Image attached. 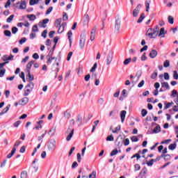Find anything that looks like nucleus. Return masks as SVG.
<instances>
[{"instance_id": "nucleus-1", "label": "nucleus", "mask_w": 178, "mask_h": 178, "mask_svg": "<svg viewBox=\"0 0 178 178\" xmlns=\"http://www.w3.org/2000/svg\"><path fill=\"white\" fill-rule=\"evenodd\" d=\"M74 123H75L74 119H72L70 121V125L67 131H65L66 134H68L66 138V140L67 141H70V140H72V138L73 137V134H74V129H73V126H74Z\"/></svg>"}, {"instance_id": "nucleus-2", "label": "nucleus", "mask_w": 178, "mask_h": 178, "mask_svg": "<svg viewBox=\"0 0 178 178\" xmlns=\"http://www.w3.org/2000/svg\"><path fill=\"white\" fill-rule=\"evenodd\" d=\"M121 24H122V19L119 17H115V33H119V30H120Z\"/></svg>"}, {"instance_id": "nucleus-3", "label": "nucleus", "mask_w": 178, "mask_h": 178, "mask_svg": "<svg viewBox=\"0 0 178 178\" xmlns=\"http://www.w3.org/2000/svg\"><path fill=\"white\" fill-rule=\"evenodd\" d=\"M14 6L17 8V9H26V1L22 0L21 2H17L15 4H14Z\"/></svg>"}, {"instance_id": "nucleus-4", "label": "nucleus", "mask_w": 178, "mask_h": 178, "mask_svg": "<svg viewBox=\"0 0 178 178\" xmlns=\"http://www.w3.org/2000/svg\"><path fill=\"white\" fill-rule=\"evenodd\" d=\"M158 34H159V31H158V29L155 30V29H154L153 32L146 33L145 35L149 37V38H156V35H158Z\"/></svg>"}, {"instance_id": "nucleus-5", "label": "nucleus", "mask_w": 178, "mask_h": 178, "mask_svg": "<svg viewBox=\"0 0 178 178\" xmlns=\"http://www.w3.org/2000/svg\"><path fill=\"white\" fill-rule=\"evenodd\" d=\"M47 148L50 151L55 149L56 148V140H55V139H52L47 145Z\"/></svg>"}, {"instance_id": "nucleus-6", "label": "nucleus", "mask_w": 178, "mask_h": 178, "mask_svg": "<svg viewBox=\"0 0 178 178\" xmlns=\"http://www.w3.org/2000/svg\"><path fill=\"white\" fill-rule=\"evenodd\" d=\"M84 45H86V35L83 33L81 34L79 40V47L81 49H83V48H84Z\"/></svg>"}, {"instance_id": "nucleus-7", "label": "nucleus", "mask_w": 178, "mask_h": 178, "mask_svg": "<svg viewBox=\"0 0 178 178\" xmlns=\"http://www.w3.org/2000/svg\"><path fill=\"white\" fill-rule=\"evenodd\" d=\"M113 59V51H109L108 56L106 57V65L108 66L110 63H111L112 60Z\"/></svg>"}, {"instance_id": "nucleus-8", "label": "nucleus", "mask_w": 178, "mask_h": 178, "mask_svg": "<svg viewBox=\"0 0 178 178\" xmlns=\"http://www.w3.org/2000/svg\"><path fill=\"white\" fill-rule=\"evenodd\" d=\"M141 4H138L135 9L134 10L132 15L134 17H137L138 16V14L140 13V10H141Z\"/></svg>"}, {"instance_id": "nucleus-9", "label": "nucleus", "mask_w": 178, "mask_h": 178, "mask_svg": "<svg viewBox=\"0 0 178 178\" xmlns=\"http://www.w3.org/2000/svg\"><path fill=\"white\" fill-rule=\"evenodd\" d=\"M156 124V127H154L153 131H152L150 132V134H158V133H159L161 131V126H159V124Z\"/></svg>"}, {"instance_id": "nucleus-10", "label": "nucleus", "mask_w": 178, "mask_h": 178, "mask_svg": "<svg viewBox=\"0 0 178 178\" xmlns=\"http://www.w3.org/2000/svg\"><path fill=\"white\" fill-rule=\"evenodd\" d=\"M9 109H10V104L7 105L6 107L1 111L0 113V116H3V115H5V113H8Z\"/></svg>"}, {"instance_id": "nucleus-11", "label": "nucleus", "mask_w": 178, "mask_h": 178, "mask_svg": "<svg viewBox=\"0 0 178 178\" xmlns=\"http://www.w3.org/2000/svg\"><path fill=\"white\" fill-rule=\"evenodd\" d=\"M127 113V112L124 110L120 112V118H121V122L122 123L124 122V120L126 119V114Z\"/></svg>"}, {"instance_id": "nucleus-12", "label": "nucleus", "mask_w": 178, "mask_h": 178, "mask_svg": "<svg viewBox=\"0 0 178 178\" xmlns=\"http://www.w3.org/2000/svg\"><path fill=\"white\" fill-rule=\"evenodd\" d=\"M156 55H158V51L155 49H152L150 51L149 56L152 58V59H154V58H156Z\"/></svg>"}, {"instance_id": "nucleus-13", "label": "nucleus", "mask_w": 178, "mask_h": 178, "mask_svg": "<svg viewBox=\"0 0 178 178\" xmlns=\"http://www.w3.org/2000/svg\"><path fill=\"white\" fill-rule=\"evenodd\" d=\"M19 105H26V104H29V98L28 97H24L19 102Z\"/></svg>"}, {"instance_id": "nucleus-14", "label": "nucleus", "mask_w": 178, "mask_h": 178, "mask_svg": "<svg viewBox=\"0 0 178 178\" xmlns=\"http://www.w3.org/2000/svg\"><path fill=\"white\" fill-rule=\"evenodd\" d=\"M26 73H28L26 75V79L28 81H33V80H34V75H31V71H28Z\"/></svg>"}, {"instance_id": "nucleus-15", "label": "nucleus", "mask_w": 178, "mask_h": 178, "mask_svg": "<svg viewBox=\"0 0 178 178\" xmlns=\"http://www.w3.org/2000/svg\"><path fill=\"white\" fill-rule=\"evenodd\" d=\"M76 123L79 127L83 124V118L81 117V115H78L77 119H76Z\"/></svg>"}, {"instance_id": "nucleus-16", "label": "nucleus", "mask_w": 178, "mask_h": 178, "mask_svg": "<svg viewBox=\"0 0 178 178\" xmlns=\"http://www.w3.org/2000/svg\"><path fill=\"white\" fill-rule=\"evenodd\" d=\"M55 133H56V127H53L49 131V134H50L51 137H54V136H55Z\"/></svg>"}, {"instance_id": "nucleus-17", "label": "nucleus", "mask_w": 178, "mask_h": 178, "mask_svg": "<svg viewBox=\"0 0 178 178\" xmlns=\"http://www.w3.org/2000/svg\"><path fill=\"white\" fill-rule=\"evenodd\" d=\"M49 22V19H44L42 20V22H40L39 24H42L41 27H43V29H45V27H47V23H48Z\"/></svg>"}, {"instance_id": "nucleus-18", "label": "nucleus", "mask_w": 178, "mask_h": 178, "mask_svg": "<svg viewBox=\"0 0 178 178\" xmlns=\"http://www.w3.org/2000/svg\"><path fill=\"white\" fill-rule=\"evenodd\" d=\"M33 65H34V60H31L29 63H28L26 68V72H30V70L31 69V66H33Z\"/></svg>"}, {"instance_id": "nucleus-19", "label": "nucleus", "mask_w": 178, "mask_h": 178, "mask_svg": "<svg viewBox=\"0 0 178 178\" xmlns=\"http://www.w3.org/2000/svg\"><path fill=\"white\" fill-rule=\"evenodd\" d=\"M166 33L168 32L165 31V28H161L160 29L159 37L161 36L162 38H165V34H166Z\"/></svg>"}, {"instance_id": "nucleus-20", "label": "nucleus", "mask_w": 178, "mask_h": 178, "mask_svg": "<svg viewBox=\"0 0 178 178\" xmlns=\"http://www.w3.org/2000/svg\"><path fill=\"white\" fill-rule=\"evenodd\" d=\"M90 22V16L88 14H85L83 16V23L84 24H88Z\"/></svg>"}, {"instance_id": "nucleus-21", "label": "nucleus", "mask_w": 178, "mask_h": 178, "mask_svg": "<svg viewBox=\"0 0 178 178\" xmlns=\"http://www.w3.org/2000/svg\"><path fill=\"white\" fill-rule=\"evenodd\" d=\"M49 58H48V60H47V65H51V63H52V60H57V59H58V58H56V57H52V56H49Z\"/></svg>"}, {"instance_id": "nucleus-22", "label": "nucleus", "mask_w": 178, "mask_h": 178, "mask_svg": "<svg viewBox=\"0 0 178 178\" xmlns=\"http://www.w3.org/2000/svg\"><path fill=\"white\" fill-rule=\"evenodd\" d=\"M161 87L162 88H166V90H170V86L168 82H162Z\"/></svg>"}, {"instance_id": "nucleus-23", "label": "nucleus", "mask_w": 178, "mask_h": 178, "mask_svg": "<svg viewBox=\"0 0 178 178\" xmlns=\"http://www.w3.org/2000/svg\"><path fill=\"white\" fill-rule=\"evenodd\" d=\"M177 147V145L176 144V142H175L174 143H172L168 146V149H170V151H173L176 149Z\"/></svg>"}, {"instance_id": "nucleus-24", "label": "nucleus", "mask_w": 178, "mask_h": 178, "mask_svg": "<svg viewBox=\"0 0 178 178\" xmlns=\"http://www.w3.org/2000/svg\"><path fill=\"white\" fill-rule=\"evenodd\" d=\"M67 35H68V40L70 41V47H72V35H73V33L72 32V31H69L67 33Z\"/></svg>"}, {"instance_id": "nucleus-25", "label": "nucleus", "mask_w": 178, "mask_h": 178, "mask_svg": "<svg viewBox=\"0 0 178 178\" xmlns=\"http://www.w3.org/2000/svg\"><path fill=\"white\" fill-rule=\"evenodd\" d=\"M26 17L29 19V20H31V22H33V20H35L37 19V17L34 14L28 15Z\"/></svg>"}, {"instance_id": "nucleus-26", "label": "nucleus", "mask_w": 178, "mask_h": 178, "mask_svg": "<svg viewBox=\"0 0 178 178\" xmlns=\"http://www.w3.org/2000/svg\"><path fill=\"white\" fill-rule=\"evenodd\" d=\"M16 152V147H13L12 151H11V153H10L9 154L7 155V158L8 159H10V157L13 156V155H15Z\"/></svg>"}, {"instance_id": "nucleus-27", "label": "nucleus", "mask_w": 178, "mask_h": 178, "mask_svg": "<svg viewBox=\"0 0 178 178\" xmlns=\"http://www.w3.org/2000/svg\"><path fill=\"white\" fill-rule=\"evenodd\" d=\"M144 19H145V13H142L139 17V19L137 21V23H142L143 20H144Z\"/></svg>"}, {"instance_id": "nucleus-28", "label": "nucleus", "mask_w": 178, "mask_h": 178, "mask_svg": "<svg viewBox=\"0 0 178 178\" xmlns=\"http://www.w3.org/2000/svg\"><path fill=\"white\" fill-rule=\"evenodd\" d=\"M62 23V18H58L56 20L55 22V26L56 27H59L60 25V24Z\"/></svg>"}, {"instance_id": "nucleus-29", "label": "nucleus", "mask_w": 178, "mask_h": 178, "mask_svg": "<svg viewBox=\"0 0 178 178\" xmlns=\"http://www.w3.org/2000/svg\"><path fill=\"white\" fill-rule=\"evenodd\" d=\"M168 20L170 24H173V23H175V18L172 15L168 16Z\"/></svg>"}, {"instance_id": "nucleus-30", "label": "nucleus", "mask_w": 178, "mask_h": 178, "mask_svg": "<svg viewBox=\"0 0 178 178\" xmlns=\"http://www.w3.org/2000/svg\"><path fill=\"white\" fill-rule=\"evenodd\" d=\"M55 48H56V46L54 45L52 49L49 51V52L47 56H53L54 51H55Z\"/></svg>"}, {"instance_id": "nucleus-31", "label": "nucleus", "mask_w": 178, "mask_h": 178, "mask_svg": "<svg viewBox=\"0 0 178 178\" xmlns=\"http://www.w3.org/2000/svg\"><path fill=\"white\" fill-rule=\"evenodd\" d=\"M118 153H119V150L118 149H115L111 152L110 156H115V155H117Z\"/></svg>"}, {"instance_id": "nucleus-32", "label": "nucleus", "mask_w": 178, "mask_h": 178, "mask_svg": "<svg viewBox=\"0 0 178 178\" xmlns=\"http://www.w3.org/2000/svg\"><path fill=\"white\" fill-rule=\"evenodd\" d=\"M97 67H98V63H95L93 67H92L90 70V72L91 73H94V72H95V70L97 69Z\"/></svg>"}, {"instance_id": "nucleus-33", "label": "nucleus", "mask_w": 178, "mask_h": 178, "mask_svg": "<svg viewBox=\"0 0 178 178\" xmlns=\"http://www.w3.org/2000/svg\"><path fill=\"white\" fill-rule=\"evenodd\" d=\"M134 158H136L137 161H138L141 158V156L139 153H136L131 157V159H134Z\"/></svg>"}, {"instance_id": "nucleus-34", "label": "nucleus", "mask_w": 178, "mask_h": 178, "mask_svg": "<svg viewBox=\"0 0 178 178\" xmlns=\"http://www.w3.org/2000/svg\"><path fill=\"white\" fill-rule=\"evenodd\" d=\"M19 77L21 79H22V81H24V83H26V76L24 74V72H22L20 74H19Z\"/></svg>"}, {"instance_id": "nucleus-35", "label": "nucleus", "mask_w": 178, "mask_h": 178, "mask_svg": "<svg viewBox=\"0 0 178 178\" xmlns=\"http://www.w3.org/2000/svg\"><path fill=\"white\" fill-rule=\"evenodd\" d=\"M4 35H6V37H10L12 35V32L9 30H6L4 31Z\"/></svg>"}, {"instance_id": "nucleus-36", "label": "nucleus", "mask_w": 178, "mask_h": 178, "mask_svg": "<svg viewBox=\"0 0 178 178\" xmlns=\"http://www.w3.org/2000/svg\"><path fill=\"white\" fill-rule=\"evenodd\" d=\"M5 73H6V69L2 68L1 70H0V77H3V76H5Z\"/></svg>"}, {"instance_id": "nucleus-37", "label": "nucleus", "mask_w": 178, "mask_h": 178, "mask_svg": "<svg viewBox=\"0 0 178 178\" xmlns=\"http://www.w3.org/2000/svg\"><path fill=\"white\" fill-rule=\"evenodd\" d=\"M130 62H131V58H128L124 60L123 63L125 66H127V65H129Z\"/></svg>"}, {"instance_id": "nucleus-38", "label": "nucleus", "mask_w": 178, "mask_h": 178, "mask_svg": "<svg viewBox=\"0 0 178 178\" xmlns=\"http://www.w3.org/2000/svg\"><path fill=\"white\" fill-rule=\"evenodd\" d=\"M13 17H15V15H11L7 19L6 22L7 23H12L13 20Z\"/></svg>"}, {"instance_id": "nucleus-39", "label": "nucleus", "mask_w": 178, "mask_h": 178, "mask_svg": "<svg viewBox=\"0 0 178 178\" xmlns=\"http://www.w3.org/2000/svg\"><path fill=\"white\" fill-rule=\"evenodd\" d=\"M28 175H27V171L24 170L21 173V178H27Z\"/></svg>"}, {"instance_id": "nucleus-40", "label": "nucleus", "mask_w": 178, "mask_h": 178, "mask_svg": "<svg viewBox=\"0 0 178 178\" xmlns=\"http://www.w3.org/2000/svg\"><path fill=\"white\" fill-rule=\"evenodd\" d=\"M89 178H97V172L92 171V173L89 175Z\"/></svg>"}, {"instance_id": "nucleus-41", "label": "nucleus", "mask_w": 178, "mask_h": 178, "mask_svg": "<svg viewBox=\"0 0 178 178\" xmlns=\"http://www.w3.org/2000/svg\"><path fill=\"white\" fill-rule=\"evenodd\" d=\"M32 31L33 33H38V26H37V24L33 25L32 28Z\"/></svg>"}, {"instance_id": "nucleus-42", "label": "nucleus", "mask_w": 178, "mask_h": 178, "mask_svg": "<svg viewBox=\"0 0 178 178\" xmlns=\"http://www.w3.org/2000/svg\"><path fill=\"white\" fill-rule=\"evenodd\" d=\"M29 88L31 90H33L34 88V83L30 82L29 83L27 84L26 86V88Z\"/></svg>"}, {"instance_id": "nucleus-43", "label": "nucleus", "mask_w": 178, "mask_h": 178, "mask_svg": "<svg viewBox=\"0 0 178 178\" xmlns=\"http://www.w3.org/2000/svg\"><path fill=\"white\" fill-rule=\"evenodd\" d=\"M169 66H170V61H169V60H166L163 63V67H169Z\"/></svg>"}, {"instance_id": "nucleus-44", "label": "nucleus", "mask_w": 178, "mask_h": 178, "mask_svg": "<svg viewBox=\"0 0 178 178\" xmlns=\"http://www.w3.org/2000/svg\"><path fill=\"white\" fill-rule=\"evenodd\" d=\"M106 141H113L115 140V138H113V135H109L106 138Z\"/></svg>"}, {"instance_id": "nucleus-45", "label": "nucleus", "mask_w": 178, "mask_h": 178, "mask_svg": "<svg viewBox=\"0 0 178 178\" xmlns=\"http://www.w3.org/2000/svg\"><path fill=\"white\" fill-rule=\"evenodd\" d=\"M68 19H69V17L67 16V13H63V20L64 22H66V21L68 20Z\"/></svg>"}, {"instance_id": "nucleus-46", "label": "nucleus", "mask_w": 178, "mask_h": 178, "mask_svg": "<svg viewBox=\"0 0 178 178\" xmlns=\"http://www.w3.org/2000/svg\"><path fill=\"white\" fill-rule=\"evenodd\" d=\"M158 77V72L156 70L154 71V73L152 74L151 75V79H156Z\"/></svg>"}, {"instance_id": "nucleus-47", "label": "nucleus", "mask_w": 178, "mask_h": 178, "mask_svg": "<svg viewBox=\"0 0 178 178\" xmlns=\"http://www.w3.org/2000/svg\"><path fill=\"white\" fill-rule=\"evenodd\" d=\"M148 113V111H147V110L145 109H142V111H141V115L143 116V118H145V116H147V114Z\"/></svg>"}, {"instance_id": "nucleus-48", "label": "nucleus", "mask_w": 178, "mask_h": 178, "mask_svg": "<svg viewBox=\"0 0 178 178\" xmlns=\"http://www.w3.org/2000/svg\"><path fill=\"white\" fill-rule=\"evenodd\" d=\"M32 90L31 89H26L24 92V96L27 97L30 92H31Z\"/></svg>"}, {"instance_id": "nucleus-49", "label": "nucleus", "mask_w": 178, "mask_h": 178, "mask_svg": "<svg viewBox=\"0 0 178 178\" xmlns=\"http://www.w3.org/2000/svg\"><path fill=\"white\" fill-rule=\"evenodd\" d=\"M13 58H15V56L12 54H10L8 58L6 59H3V61H6V60H13Z\"/></svg>"}, {"instance_id": "nucleus-50", "label": "nucleus", "mask_w": 178, "mask_h": 178, "mask_svg": "<svg viewBox=\"0 0 178 178\" xmlns=\"http://www.w3.org/2000/svg\"><path fill=\"white\" fill-rule=\"evenodd\" d=\"M47 34H48V30L45 29L42 33V37H43V38H47Z\"/></svg>"}, {"instance_id": "nucleus-51", "label": "nucleus", "mask_w": 178, "mask_h": 178, "mask_svg": "<svg viewBox=\"0 0 178 178\" xmlns=\"http://www.w3.org/2000/svg\"><path fill=\"white\" fill-rule=\"evenodd\" d=\"M131 140L133 143H137V141H138V138H137L136 136H134L131 138Z\"/></svg>"}, {"instance_id": "nucleus-52", "label": "nucleus", "mask_w": 178, "mask_h": 178, "mask_svg": "<svg viewBox=\"0 0 178 178\" xmlns=\"http://www.w3.org/2000/svg\"><path fill=\"white\" fill-rule=\"evenodd\" d=\"M148 170H147V168H144L143 169L141 170L140 175H147V172Z\"/></svg>"}, {"instance_id": "nucleus-53", "label": "nucleus", "mask_w": 178, "mask_h": 178, "mask_svg": "<svg viewBox=\"0 0 178 178\" xmlns=\"http://www.w3.org/2000/svg\"><path fill=\"white\" fill-rule=\"evenodd\" d=\"M17 31H19V29H17V27L13 26V27L12 28V33H13V34H16V33H17Z\"/></svg>"}, {"instance_id": "nucleus-54", "label": "nucleus", "mask_w": 178, "mask_h": 178, "mask_svg": "<svg viewBox=\"0 0 178 178\" xmlns=\"http://www.w3.org/2000/svg\"><path fill=\"white\" fill-rule=\"evenodd\" d=\"M120 125H118V127H115V130L112 131V133H118V131H120Z\"/></svg>"}, {"instance_id": "nucleus-55", "label": "nucleus", "mask_w": 178, "mask_h": 178, "mask_svg": "<svg viewBox=\"0 0 178 178\" xmlns=\"http://www.w3.org/2000/svg\"><path fill=\"white\" fill-rule=\"evenodd\" d=\"M134 168L135 171L137 172L138 170H140L141 169V166H140V164H135Z\"/></svg>"}, {"instance_id": "nucleus-56", "label": "nucleus", "mask_w": 178, "mask_h": 178, "mask_svg": "<svg viewBox=\"0 0 178 178\" xmlns=\"http://www.w3.org/2000/svg\"><path fill=\"white\" fill-rule=\"evenodd\" d=\"M172 156L170 154H165L164 161H170Z\"/></svg>"}, {"instance_id": "nucleus-57", "label": "nucleus", "mask_w": 178, "mask_h": 178, "mask_svg": "<svg viewBox=\"0 0 178 178\" xmlns=\"http://www.w3.org/2000/svg\"><path fill=\"white\" fill-rule=\"evenodd\" d=\"M26 41H27V38H22L19 40V44H20V45H22L23 44H24V42H26Z\"/></svg>"}, {"instance_id": "nucleus-58", "label": "nucleus", "mask_w": 178, "mask_h": 178, "mask_svg": "<svg viewBox=\"0 0 178 178\" xmlns=\"http://www.w3.org/2000/svg\"><path fill=\"white\" fill-rule=\"evenodd\" d=\"M144 84H145V81L144 80H142V81L138 84V88H141V87H143V86H144Z\"/></svg>"}, {"instance_id": "nucleus-59", "label": "nucleus", "mask_w": 178, "mask_h": 178, "mask_svg": "<svg viewBox=\"0 0 178 178\" xmlns=\"http://www.w3.org/2000/svg\"><path fill=\"white\" fill-rule=\"evenodd\" d=\"M64 116H65V118H67V119H70L71 115H70V113L69 112L65 111L64 113Z\"/></svg>"}, {"instance_id": "nucleus-60", "label": "nucleus", "mask_w": 178, "mask_h": 178, "mask_svg": "<svg viewBox=\"0 0 178 178\" xmlns=\"http://www.w3.org/2000/svg\"><path fill=\"white\" fill-rule=\"evenodd\" d=\"M154 159H152L149 162H147V166H152L154 165Z\"/></svg>"}, {"instance_id": "nucleus-61", "label": "nucleus", "mask_w": 178, "mask_h": 178, "mask_svg": "<svg viewBox=\"0 0 178 178\" xmlns=\"http://www.w3.org/2000/svg\"><path fill=\"white\" fill-rule=\"evenodd\" d=\"M173 77H174L175 80H178L177 71H174L173 72Z\"/></svg>"}, {"instance_id": "nucleus-62", "label": "nucleus", "mask_w": 178, "mask_h": 178, "mask_svg": "<svg viewBox=\"0 0 178 178\" xmlns=\"http://www.w3.org/2000/svg\"><path fill=\"white\" fill-rule=\"evenodd\" d=\"M172 95V98L176 97V95H177V90H173L172 91V95Z\"/></svg>"}, {"instance_id": "nucleus-63", "label": "nucleus", "mask_w": 178, "mask_h": 178, "mask_svg": "<svg viewBox=\"0 0 178 178\" xmlns=\"http://www.w3.org/2000/svg\"><path fill=\"white\" fill-rule=\"evenodd\" d=\"M146 12H149V3L145 1Z\"/></svg>"}, {"instance_id": "nucleus-64", "label": "nucleus", "mask_w": 178, "mask_h": 178, "mask_svg": "<svg viewBox=\"0 0 178 178\" xmlns=\"http://www.w3.org/2000/svg\"><path fill=\"white\" fill-rule=\"evenodd\" d=\"M54 7H49L46 11V15H49L52 12Z\"/></svg>"}]
</instances>
